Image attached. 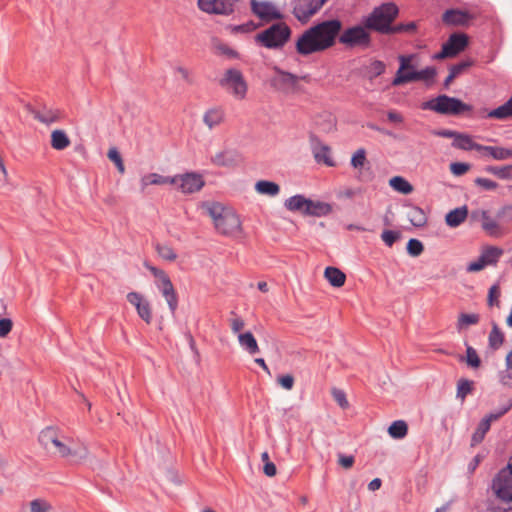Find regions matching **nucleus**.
<instances>
[{"mask_svg": "<svg viewBox=\"0 0 512 512\" xmlns=\"http://www.w3.org/2000/svg\"><path fill=\"white\" fill-rule=\"evenodd\" d=\"M476 186L480 187L483 191H494L498 188L499 184L491 179L477 177L474 180Z\"/></svg>", "mask_w": 512, "mask_h": 512, "instance_id": "obj_55", "label": "nucleus"}, {"mask_svg": "<svg viewBox=\"0 0 512 512\" xmlns=\"http://www.w3.org/2000/svg\"><path fill=\"white\" fill-rule=\"evenodd\" d=\"M324 277L333 287H342L346 281V275L336 267H326Z\"/></svg>", "mask_w": 512, "mask_h": 512, "instance_id": "obj_31", "label": "nucleus"}, {"mask_svg": "<svg viewBox=\"0 0 512 512\" xmlns=\"http://www.w3.org/2000/svg\"><path fill=\"white\" fill-rule=\"evenodd\" d=\"M251 11L264 22L283 18L282 13L276 9L275 5L268 1L251 0Z\"/></svg>", "mask_w": 512, "mask_h": 512, "instance_id": "obj_15", "label": "nucleus"}, {"mask_svg": "<svg viewBox=\"0 0 512 512\" xmlns=\"http://www.w3.org/2000/svg\"><path fill=\"white\" fill-rule=\"evenodd\" d=\"M59 434V431L54 427H46L39 434V443L42 445L44 449L51 450V445L53 444L54 440H56Z\"/></svg>", "mask_w": 512, "mask_h": 512, "instance_id": "obj_37", "label": "nucleus"}, {"mask_svg": "<svg viewBox=\"0 0 512 512\" xmlns=\"http://www.w3.org/2000/svg\"><path fill=\"white\" fill-rule=\"evenodd\" d=\"M309 200L310 199L306 198L304 195L297 194L286 199L284 207L290 212H299L305 216Z\"/></svg>", "mask_w": 512, "mask_h": 512, "instance_id": "obj_25", "label": "nucleus"}, {"mask_svg": "<svg viewBox=\"0 0 512 512\" xmlns=\"http://www.w3.org/2000/svg\"><path fill=\"white\" fill-rule=\"evenodd\" d=\"M238 341L240 346L250 355L259 353L260 349L258 343L251 332L240 333L238 335Z\"/></svg>", "mask_w": 512, "mask_h": 512, "instance_id": "obj_30", "label": "nucleus"}, {"mask_svg": "<svg viewBox=\"0 0 512 512\" xmlns=\"http://www.w3.org/2000/svg\"><path fill=\"white\" fill-rule=\"evenodd\" d=\"M479 117L492 118L501 121L512 119V95L504 104L493 110L487 111V109H482L479 112Z\"/></svg>", "mask_w": 512, "mask_h": 512, "instance_id": "obj_21", "label": "nucleus"}, {"mask_svg": "<svg viewBox=\"0 0 512 512\" xmlns=\"http://www.w3.org/2000/svg\"><path fill=\"white\" fill-rule=\"evenodd\" d=\"M468 217V208L466 205L449 211L445 216L446 224L455 228L462 224Z\"/></svg>", "mask_w": 512, "mask_h": 512, "instance_id": "obj_26", "label": "nucleus"}, {"mask_svg": "<svg viewBox=\"0 0 512 512\" xmlns=\"http://www.w3.org/2000/svg\"><path fill=\"white\" fill-rule=\"evenodd\" d=\"M421 109L430 110L438 114L447 116H460L470 113L473 107L456 97H450L446 94L438 95L421 104Z\"/></svg>", "mask_w": 512, "mask_h": 512, "instance_id": "obj_3", "label": "nucleus"}, {"mask_svg": "<svg viewBox=\"0 0 512 512\" xmlns=\"http://www.w3.org/2000/svg\"><path fill=\"white\" fill-rule=\"evenodd\" d=\"M296 51L302 56H308L313 53L322 52L321 47L316 41L312 27L305 30L296 41Z\"/></svg>", "mask_w": 512, "mask_h": 512, "instance_id": "obj_16", "label": "nucleus"}, {"mask_svg": "<svg viewBox=\"0 0 512 512\" xmlns=\"http://www.w3.org/2000/svg\"><path fill=\"white\" fill-rule=\"evenodd\" d=\"M145 267L156 278L155 285L165 298L171 313L174 314L178 307V296L168 274L164 270L151 266L148 263H145Z\"/></svg>", "mask_w": 512, "mask_h": 512, "instance_id": "obj_7", "label": "nucleus"}, {"mask_svg": "<svg viewBox=\"0 0 512 512\" xmlns=\"http://www.w3.org/2000/svg\"><path fill=\"white\" fill-rule=\"evenodd\" d=\"M208 215L213 219L217 232L228 237H238L242 233L239 216L218 202L205 205Z\"/></svg>", "mask_w": 512, "mask_h": 512, "instance_id": "obj_1", "label": "nucleus"}, {"mask_svg": "<svg viewBox=\"0 0 512 512\" xmlns=\"http://www.w3.org/2000/svg\"><path fill=\"white\" fill-rule=\"evenodd\" d=\"M158 255L166 261H174L177 258V254L174 249L167 244H157L155 246Z\"/></svg>", "mask_w": 512, "mask_h": 512, "instance_id": "obj_47", "label": "nucleus"}, {"mask_svg": "<svg viewBox=\"0 0 512 512\" xmlns=\"http://www.w3.org/2000/svg\"><path fill=\"white\" fill-rule=\"evenodd\" d=\"M291 29L284 22L272 24L255 37L257 43L268 49L282 48L290 39Z\"/></svg>", "mask_w": 512, "mask_h": 512, "instance_id": "obj_4", "label": "nucleus"}, {"mask_svg": "<svg viewBox=\"0 0 512 512\" xmlns=\"http://www.w3.org/2000/svg\"><path fill=\"white\" fill-rule=\"evenodd\" d=\"M273 69L276 75L270 79V85L275 90L283 93L296 91L299 79L307 80L308 78L307 75L298 77L297 75L284 71L277 66H275Z\"/></svg>", "mask_w": 512, "mask_h": 512, "instance_id": "obj_11", "label": "nucleus"}, {"mask_svg": "<svg viewBox=\"0 0 512 512\" xmlns=\"http://www.w3.org/2000/svg\"><path fill=\"white\" fill-rule=\"evenodd\" d=\"M166 176L159 175L157 173H151L142 179L144 186L146 185H163L166 184Z\"/></svg>", "mask_w": 512, "mask_h": 512, "instance_id": "obj_58", "label": "nucleus"}, {"mask_svg": "<svg viewBox=\"0 0 512 512\" xmlns=\"http://www.w3.org/2000/svg\"><path fill=\"white\" fill-rule=\"evenodd\" d=\"M332 212V206L326 202L309 200L305 216L323 217Z\"/></svg>", "mask_w": 512, "mask_h": 512, "instance_id": "obj_27", "label": "nucleus"}, {"mask_svg": "<svg viewBox=\"0 0 512 512\" xmlns=\"http://www.w3.org/2000/svg\"><path fill=\"white\" fill-rule=\"evenodd\" d=\"M73 441L62 434H59L51 445L49 452L62 458H69L71 462L78 463L88 456V449L84 445H72Z\"/></svg>", "mask_w": 512, "mask_h": 512, "instance_id": "obj_5", "label": "nucleus"}, {"mask_svg": "<svg viewBox=\"0 0 512 512\" xmlns=\"http://www.w3.org/2000/svg\"><path fill=\"white\" fill-rule=\"evenodd\" d=\"M332 395H333L334 400L337 402V404L342 409L348 408L349 403H348V400L346 398V394L344 393V391H342L340 389H333Z\"/></svg>", "mask_w": 512, "mask_h": 512, "instance_id": "obj_60", "label": "nucleus"}, {"mask_svg": "<svg viewBox=\"0 0 512 512\" xmlns=\"http://www.w3.org/2000/svg\"><path fill=\"white\" fill-rule=\"evenodd\" d=\"M512 408V399L509 400L508 404L501 407L500 409L488 414L485 418L489 420L491 423L492 421L498 420L503 415H505L510 409Z\"/></svg>", "mask_w": 512, "mask_h": 512, "instance_id": "obj_59", "label": "nucleus"}, {"mask_svg": "<svg viewBox=\"0 0 512 512\" xmlns=\"http://www.w3.org/2000/svg\"><path fill=\"white\" fill-rule=\"evenodd\" d=\"M255 189L258 193L269 196H275L280 191V187L277 183L268 180L258 181L255 185Z\"/></svg>", "mask_w": 512, "mask_h": 512, "instance_id": "obj_40", "label": "nucleus"}, {"mask_svg": "<svg viewBox=\"0 0 512 512\" xmlns=\"http://www.w3.org/2000/svg\"><path fill=\"white\" fill-rule=\"evenodd\" d=\"M388 433L394 439H402L408 433V425L403 420H396L389 426Z\"/></svg>", "mask_w": 512, "mask_h": 512, "instance_id": "obj_42", "label": "nucleus"}, {"mask_svg": "<svg viewBox=\"0 0 512 512\" xmlns=\"http://www.w3.org/2000/svg\"><path fill=\"white\" fill-rule=\"evenodd\" d=\"M415 30H416L415 22H409L406 24L400 23V24L392 25L391 34L413 33Z\"/></svg>", "mask_w": 512, "mask_h": 512, "instance_id": "obj_56", "label": "nucleus"}, {"mask_svg": "<svg viewBox=\"0 0 512 512\" xmlns=\"http://www.w3.org/2000/svg\"><path fill=\"white\" fill-rule=\"evenodd\" d=\"M473 382L467 379H460L457 384V397L464 400L472 391Z\"/></svg>", "mask_w": 512, "mask_h": 512, "instance_id": "obj_52", "label": "nucleus"}, {"mask_svg": "<svg viewBox=\"0 0 512 512\" xmlns=\"http://www.w3.org/2000/svg\"><path fill=\"white\" fill-rule=\"evenodd\" d=\"M473 15L466 10L448 9L442 14V22L447 26L466 27L473 20Z\"/></svg>", "mask_w": 512, "mask_h": 512, "instance_id": "obj_17", "label": "nucleus"}, {"mask_svg": "<svg viewBox=\"0 0 512 512\" xmlns=\"http://www.w3.org/2000/svg\"><path fill=\"white\" fill-rule=\"evenodd\" d=\"M127 301L136 308L138 316L143 321H145L147 324L151 323V306L149 301L146 300L142 294L138 292H130L127 294Z\"/></svg>", "mask_w": 512, "mask_h": 512, "instance_id": "obj_18", "label": "nucleus"}, {"mask_svg": "<svg viewBox=\"0 0 512 512\" xmlns=\"http://www.w3.org/2000/svg\"><path fill=\"white\" fill-rule=\"evenodd\" d=\"M32 115L38 121L44 124H51L60 119V112L58 110L46 109L33 110Z\"/></svg>", "mask_w": 512, "mask_h": 512, "instance_id": "obj_34", "label": "nucleus"}, {"mask_svg": "<svg viewBox=\"0 0 512 512\" xmlns=\"http://www.w3.org/2000/svg\"><path fill=\"white\" fill-rule=\"evenodd\" d=\"M437 71L433 66L426 67L420 71H410V74L405 77H399V81H432L436 76Z\"/></svg>", "mask_w": 512, "mask_h": 512, "instance_id": "obj_24", "label": "nucleus"}, {"mask_svg": "<svg viewBox=\"0 0 512 512\" xmlns=\"http://www.w3.org/2000/svg\"><path fill=\"white\" fill-rule=\"evenodd\" d=\"M13 323L9 318L0 319V337H6L12 330Z\"/></svg>", "mask_w": 512, "mask_h": 512, "instance_id": "obj_64", "label": "nucleus"}, {"mask_svg": "<svg viewBox=\"0 0 512 512\" xmlns=\"http://www.w3.org/2000/svg\"><path fill=\"white\" fill-rule=\"evenodd\" d=\"M314 157L317 162H323L329 167L335 166L334 161L330 157V148L327 145H321L318 149H314Z\"/></svg>", "mask_w": 512, "mask_h": 512, "instance_id": "obj_44", "label": "nucleus"}, {"mask_svg": "<svg viewBox=\"0 0 512 512\" xmlns=\"http://www.w3.org/2000/svg\"><path fill=\"white\" fill-rule=\"evenodd\" d=\"M367 30L363 23L349 27L340 34L338 40L347 48H369L371 46V35Z\"/></svg>", "mask_w": 512, "mask_h": 512, "instance_id": "obj_8", "label": "nucleus"}, {"mask_svg": "<svg viewBox=\"0 0 512 512\" xmlns=\"http://www.w3.org/2000/svg\"><path fill=\"white\" fill-rule=\"evenodd\" d=\"M468 44L469 38L464 33H453L444 43L453 57L464 51Z\"/></svg>", "mask_w": 512, "mask_h": 512, "instance_id": "obj_22", "label": "nucleus"}, {"mask_svg": "<svg viewBox=\"0 0 512 512\" xmlns=\"http://www.w3.org/2000/svg\"><path fill=\"white\" fill-rule=\"evenodd\" d=\"M316 41L322 51L334 46L337 37L342 29V22L338 19H331L312 26Z\"/></svg>", "mask_w": 512, "mask_h": 512, "instance_id": "obj_6", "label": "nucleus"}, {"mask_svg": "<svg viewBox=\"0 0 512 512\" xmlns=\"http://www.w3.org/2000/svg\"><path fill=\"white\" fill-rule=\"evenodd\" d=\"M70 145V139L63 130H54L51 134V146L55 150H63Z\"/></svg>", "mask_w": 512, "mask_h": 512, "instance_id": "obj_38", "label": "nucleus"}, {"mask_svg": "<svg viewBox=\"0 0 512 512\" xmlns=\"http://www.w3.org/2000/svg\"><path fill=\"white\" fill-rule=\"evenodd\" d=\"M452 146L454 148L466 150V151H469V150L479 151V148H481V144L474 142L473 139L469 135L459 133V132H458L456 138L453 140Z\"/></svg>", "mask_w": 512, "mask_h": 512, "instance_id": "obj_29", "label": "nucleus"}, {"mask_svg": "<svg viewBox=\"0 0 512 512\" xmlns=\"http://www.w3.org/2000/svg\"><path fill=\"white\" fill-rule=\"evenodd\" d=\"M482 229L492 237H500L503 235V229L499 222L492 218L489 213L486 215L481 223Z\"/></svg>", "mask_w": 512, "mask_h": 512, "instance_id": "obj_33", "label": "nucleus"}, {"mask_svg": "<svg viewBox=\"0 0 512 512\" xmlns=\"http://www.w3.org/2000/svg\"><path fill=\"white\" fill-rule=\"evenodd\" d=\"M224 111L215 107L208 109L203 115L204 124L210 129H214L224 121Z\"/></svg>", "mask_w": 512, "mask_h": 512, "instance_id": "obj_28", "label": "nucleus"}, {"mask_svg": "<svg viewBox=\"0 0 512 512\" xmlns=\"http://www.w3.org/2000/svg\"><path fill=\"white\" fill-rule=\"evenodd\" d=\"M460 361H464V357L461 356ZM465 361L468 366H470L474 369L479 368L481 365V360H480L476 350L471 346H467V348H466Z\"/></svg>", "mask_w": 512, "mask_h": 512, "instance_id": "obj_46", "label": "nucleus"}, {"mask_svg": "<svg viewBox=\"0 0 512 512\" xmlns=\"http://www.w3.org/2000/svg\"><path fill=\"white\" fill-rule=\"evenodd\" d=\"M470 169V165L463 162H453L450 164V171L455 176L464 175Z\"/></svg>", "mask_w": 512, "mask_h": 512, "instance_id": "obj_61", "label": "nucleus"}, {"mask_svg": "<svg viewBox=\"0 0 512 512\" xmlns=\"http://www.w3.org/2000/svg\"><path fill=\"white\" fill-rule=\"evenodd\" d=\"M240 0H198V8L211 15L230 16Z\"/></svg>", "mask_w": 512, "mask_h": 512, "instance_id": "obj_13", "label": "nucleus"}, {"mask_svg": "<svg viewBox=\"0 0 512 512\" xmlns=\"http://www.w3.org/2000/svg\"><path fill=\"white\" fill-rule=\"evenodd\" d=\"M491 326L492 329L488 336L489 347L492 350H498L504 343L505 336L495 321L491 322Z\"/></svg>", "mask_w": 512, "mask_h": 512, "instance_id": "obj_32", "label": "nucleus"}, {"mask_svg": "<svg viewBox=\"0 0 512 512\" xmlns=\"http://www.w3.org/2000/svg\"><path fill=\"white\" fill-rule=\"evenodd\" d=\"M485 156H489L494 160H507L512 158V149L499 146H485L481 145L479 151Z\"/></svg>", "mask_w": 512, "mask_h": 512, "instance_id": "obj_23", "label": "nucleus"}, {"mask_svg": "<svg viewBox=\"0 0 512 512\" xmlns=\"http://www.w3.org/2000/svg\"><path fill=\"white\" fill-rule=\"evenodd\" d=\"M502 254L503 250L501 248L496 246H487L482 250L480 257L483 258L487 266H495Z\"/></svg>", "mask_w": 512, "mask_h": 512, "instance_id": "obj_35", "label": "nucleus"}, {"mask_svg": "<svg viewBox=\"0 0 512 512\" xmlns=\"http://www.w3.org/2000/svg\"><path fill=\"white\" fill-rule=\"evenodd\" d=\"M407 217L414 227H423L427 223L426 214L418 206L410 205V210L407 213Z\"/></svg>", "mask_w": 512, "mask_h": 512, "instance_id": "obj_36", "label": "nucleus"}, {"mask_svg": "<svg viewBox=\"0 0 512 512\" xmlns=\"http://www.w3.org/2000/svg\"><path fill=\"white\" fill-rule=\"evenodd\" d=\"M484 171L502 180L512 179V164L504 166L489 165L484 168Z\"/></svg>", "mask_w": 512, "mask_h": 512, "instance_id": "obj_39", "label": "nucleus"}, {"mask_svg": "<svg viewBox=\"0 0 512 512\" xmlns=\"http://www.w3.org/2000/svg\"><path fill=\"white\" fill-rule=\"evenodd\" d=\"M490 427L491 423L489 422V420L483 418L478 424L476 431L472 435L471 446H476L480 444L483 441L486 433L489 431Z\"/></svg>", "mask_w": 512, "mask_h": 512, "instance_id": "obj_41", "label": "nucleus"}, {"mask_svg": "<svg viewBox=\"0 0 512 512\" xmlns=\"http://www.w3.org/2000/svg\"><path fill=\"white\" fill-rule=\"evenodd\" d=\"M480 320L479 314H467V313H461L458 317L457 327L459 330L463 329L464 327H467L469 325H476L478 324Z\"/></svg>", "mask_w": 512, "mask_h": 512, "instance_id": "obj_45", "label": "nucleus"}, {"mask_svg": "<svg viewBox=\"0 0 512 512\" xmlns=\"http://www.w3.org/2000/svg\"><path fill=\"white\" fill-rule=\"evenodd\" d=\"M401 238V233L394 230H384L381 234L382 241L388 246L392 247L396 241Z\"/></svg>", "mask_w": 512, "mask_h": 512, "instance_id": "obj_54", "label": "nucleus"}, {"mask_svg": "<svg viewBox=\"0 0 512 512\" xmlns=\"http://www.w3.org/2000/svg\"><path fill=\"white\" fill-rule=\"evenodd\" d=\"M107 156L116 165L118 171L123 174L125 172V167L119 151L115 147L110 148Z\"/></svg>", "mask_w": 512, "mask_h": 512, "instance_id": "obj_53", "label": "nucleus"}, {"mask_svg": "<svg viewBox=\"0 0 512 512\" xmlns=\"http://www.w3.org/2000/svg\"><path fill=\"white\" fill-rule=\"evenodd\" d=\"M398 14L399 9L395 3H383L375 7L372 12L363 19V24L369 30L389 35L391 34V27Z\"/></svg>", "mask_w": 512, "mask_h": 512, "instance_id": "obj_2", "label": "nucleus"}, {"mask_svg": "<svg viewBox=\"0 0 512 512\" xmlns=\"http://www.w3.org/2000/svg\"><path fill=\"white\" fill-rule=\"evenodd\" d=\"M500 294H501V291H500L499 285L498 284L492 285L488 291L487 305L489 307H494V306L499 307L500 306V301H499Z\"/></svg>", "mask_w": 512, "mask_h": 512, "instance_id": "obj_50", "label": "nucleus"}, {"mask_svg": "<svg viewBox=\"0 0 512 512\" xmlns=\"http://www.w3.org/2000/svg\"><path fill=\"white\" fill-rule=\"evenodd\" d=\"M491 489L499 501L512 503V470L508 469V466L495 475Z\"/></svg>", "mask_w": 512, "mask_h": 512, "instance_id": "obj_10", "label": "nucleus"}, {"mask_svg": "<svg viewBox=\"0 0 512 512\" xmlns=\"http://www.w3.org/2000/svg\"><path fill=\"white\" fill-rule=\"evenodd\" d=\"M328 0H293V15L301 23H306Z\"/></svg>", "mask_w": 512, "mask_h": 512, "instance_id": "obj_12", "label": "nucleus"}, {"mask_svg": "<svg viewBox=\"0 0 512 512\" xmlns=\"http://www.w3.org/2000/svg\"><path fill=\"white\" fill-rule=\"evenodd\" d=\"M487 266L483 258L479 256L476 261H472L468 264L466 271L469 273L479 272Z\"/></svg>", "mask_w": 512, "mask_h": 512, "instance_id": "obj_63", "label": "nucleus"}, {"mask_svg": "<svg viewBox=\"0 0 512 512\" xmlns=\"http://www.w3.org/2000/svg\"><path fill=\"white\" fill-rule=\"evenodd\" d=\"M219 85L230 91L238 99L246 97L248 90L247 82L242 72L236 68L226 70L223 77L219 80Z\"/></svg>", "mask_w": 512, "mask_h": 512, "instance_id": "obj_9", "label": "nucleus"}, {"mask_svg": "<svg viewBox=\"0 0 512 512\" xmlns=\"http://www.w3.org/2000/svg\"><path fill=\"white\" fill-rule=\"evenodd\" d=\"M474 61L471 59H467L464 61H461L457 64H454L450 67V71L455 74L456 77H458L460 74H462L465 70H467L469 67L473 66Z\"/></svg>", "mask_w": 512, "mask_h": 512, "instance_id": "obj_57", "label": "nucleus"}, {"mask_svg": "<svg viewBox=\"0 0 512 512\" xmlns=\"http://www.w3.org/2000/svg\"><path fill=\"white\" fill-rule=\"evenodd\" d=\"M366 162V151L363 148L358 149L351 158V165L355 169L363 168Z\"/></svg>", "mask_w": 512, "mask_h": 512, "instance_id": "obj_51", "label": "nucleus"}, {"mask_svg": "<svg viewBox=\"0 0 512 512\" xmlns=\"http://www.w3.org/2000/svg\"><path fill=\"white\" fill-rule=\"evenodd\" d=\"M30 512H50L52 505L45 499L37 498L30 502Z\"/></svg>", "mask_w": 512, "mask_h": 512, "instance_id": "obj_48", "label": "nucleus"}, {"mask_svg": "<svg viewBox=\"0 0 512 512\" xmlns=\"http://www.w3.org/2000/svg\"><path fill=\"white\" fill-rule=\"evenodd\" d=\"M205 185L203 176L197 172L181 174V183L178 189L184 194H192L200 191Z\"/></svg>", "mask_w": 512, "mask_h": 512, "instance_id": "obj_19", "label": "nucleus"}, {"mask_svg": "<svg viewBox=\"0 0 512 512\" xmlns=\"http://www.w3.org/2000/svg\"><path fill=\"white\" fill-rule=\"evenodd\" d=\"M390 186L402 194H410L413 191V186L403 177L394 176L389 181Z\"/></svg>", "mask_w": 512, "mask_h": 512, "instance_id": "obj_43", "label": "nucleus"}, {"mask_svg": "<svg viewBox=\"0 0 512 512\" xmlns=\"http://www.w3.org/2000/svg\"><path fill=\"white\" fill-rule=\"evenodd\" d=\"M415 58L414 54L411 55H399V68L396 71L395 77L393 78L391 85L401 86L407 83H411V81H399V77H405L410 74V71H417L415 66L412 64L413 59Z\"/></svg>", "mask_w": 512, "mask_h": 512, "instance_id": "obj_20", "label": "nucleus"}, {"mask_svg": "<svg viewBox=\"0 0 512 512\" xmlns=\"http://www.w3.org/2000/svg\"><path fill=\"white\" fill-rule=\"evenodd\" d=\"M277 382L286 390H291L294 386V377L290 374L281 375L277 378Z\"/></svg>", "mask_w": 512, "mask_h": 512, "instance_id": "obj_62", "label": "nucleus"}, {"mask_svg": "<svg viewBox=\"0 0 512 512\" xmlns=\"http://www.w3.org/2000/svg\"><path fill=\"white\" fill-rule=\"evenodd\" d=\"M244 161L242 154L234 148H225L211 157V163L218 167L235 168Z\"/></svg>", "mask_w": 512, "mask_h": 512, "instance_id": "obj_14", "label": "nucleus"}, {"mask_svg": "<svg viewBox=\"0 0 512 512\" xmlns=\"http://www.w3.org/2000/svg\"><path fill=\"white\" fill-rule=\"evenodd\" d=\"M407 253L412 257L420 256L424 251L423 243L415 238H412L407 243Z\"/></svg>", "mask_w": 512, "mask_h": 512, "instance_id": "obj_49", "label": "nucleus"}]
</instances>
